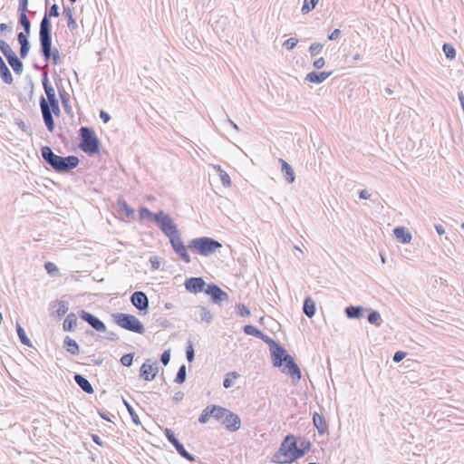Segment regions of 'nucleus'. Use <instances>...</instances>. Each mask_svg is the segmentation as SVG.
<instances>
[{"instance_id":"f257e3e1","label":"nucleus","mask_w":464,"mask_h":464,"mask_svg":"<svg viewBox=\"0 0 464 464\" xmlns=\"http://www.w3.org/2000/svg\"><path fill=\"white\" fill-rule=\"evenodd\" d=\"M243 331L246 334L255 336L268 344L275 367H282L285 364V371L289 376L297 381L301 379L302 373L299 366L280 343L252 324L245 325Z\"/></svg>"},{"instance_id":"f03ea898","label":"nucleus","mask_w":464,"mask_h":464,"mask_svg":"<svg viewBox=\"0 0 464 464\" xmlns=\"http://www.w3.org/2000/svg\"><path fill=\"white\" fill-rule=\"evenodd\" d=\"M40 53L44 61L48 62L52 59L53 63L57 65L60 63V53L57 48H52V24L46 14L44 15L40 22L39 28Z\"/></svg>"},{"instance_id":"7ed1b4c3","label":"nucleus","mask_w":464,"mask_h":464,"mask_svg":"<svg viewBox=\"0 0 464 464\" xmlns=\"http://www.w3.org/2000/svg\"><path fill=\"white\" fill-rule=\"evenodd\" d=\"M41 155L44 162L58 173L68 172L75 169L80 162L79 159L73 155L67 157L56 155L49 146L42 147Z\"/></svg>"},{"instance_id":"20e7f679","label":"nucleus","mask_w":464,"mask_h":464,"mask_svg":"<svg viewBox=\"0 0 464 464\" xmlns=\"http://www.w3.org/2000/svg\"><path fill=\"white\" fill-rule=\"evenodd\" d=\"M296 451V438L289 434L285 437L279 449L272 456V462L276 464H287L297 460L295 457Z\"/></svg>"},{"instance_id":"39448f33","label":"nucleus","mask_w":464,"mask_h":464,"mask_svg":"<svg viewBox=\"0 0 464 464\" xmlns=\"http://www.w3.org/2000/svg\"><path fill=\"white\" fill-rule=\"evenodd\" d=\"M79 148L84 153L92 156L100 151L101 142L92 128L81 127L79 130Z\"/></svg>"},{"instance_id":"423d86ee","label":"nucleus","mask_w":464,"mask_h":464,"mask_svg":"<svg viewBox=\"0 0 464 464\" xmlns=\"http://www.w3.org/2000/svg\"><path fill=\"white\" fill-rule=\"evenodd\" d=\"M188 247L203 256H209L221 248L222 245L212 237H201L190 240Z\"/></svg>"},{"instance_id":"0eeeda50","label":"nucleus","mask_w":464,"mask_h":464,"mask_svg":"<svg viewBox=\"0 0 464 464\" xmlns=\"http://www.w3.org/2000/svg\"><path fill=\"white\" fill-rule=\"evenodd\" d=\"M114 323L120 327L140 334L145 333L143 324L134 315L124 313H117L112 315Z\"/></svg>"},{"instance_id":"6e6552de","label":"nucleus","mask_w":464,"mask_h":464,"mask_svg":"<svg viewBox=\"0 0 464 464\" xmlns=\"http://www.w3.org/2000/svg\"><path fill=\"white\" fill-rule=\"evenodd\" d=\"M216 420L229 431H237L241 426V420L237 414L218 405L216 406Z\"/></svg>"},{"instance_id":"1a4fd4ad","label":"nucleus","mask_w":464,"mask_h":464,"mask_svg":"<svg viewBox=\"0 0 464 464\" xmlns=\"http://www.w3.org/2000/svg\"><path fill=\"white\" fill-rule=\"evenodd\" d=\"M155 224L167 237L179 232L178 226L172 218L163 210L157 212Z\"/></svg>"},{"instance_id":"9d476101","label":"nucleus","mask_w":464,"mask_h":464,"mask_svg":"<svg viewBox=\"0 0 464 464\" xmlns=\"http://www.w3.org/2000/svg\"><path fill=\"white\" fill-rule=\"evenodd\" d=\"M164 434L170 444L176 449L178 453L190 462L196 460L195 457L186 450L183 444L176 438L175 433L169 428H166Z\"/></svg>"},{"instance_id":"9b49d317","label":"nucleus","mask_w":464,"mask_h":464,"mask_svg":"<svg viewBox=\"0 0 464 464\" xmlns=\"http://www.w3.org/2000/svg\"><path fill=\"white\" fill-rule=\"evenodd\" d=\"M79 316L90 324L95 331L99 333H105L107 331L105 324L92 314L81 310Z\"/></svg>"},{"instance_id":"f8f14e48","label":"nucleus","mask_w":464,"mask_h":464,"mask_svg":"<svg viewBox=\"0 0 464 464\" xmlns=\"http://www.w3.org/2000/svg\"><path fill=\"white\" fill-rule=\"evenodd\" d=\"M205 293L210 296L211 301L215 304L228 300V295L214 283L207 285Z\"/></svg>"},{"instance_id":"ddd939ff","label":"nucleus","mask_w":464,"mask_h":464,"mask_svg":"<svg viewBox=\"0 0 464 464\" xmlns=\"http://www.w3.org/2000/svg\"><path fill=\"white\" fill-rule=\"evenodd\" d=\"M157 373V362H152L150 359H148L140 369V377L147 382L154 380Z\"/></svg>"},{"instance_id":"4468645a","label":"nucleus","mask_w":464,"mask_h":464,"mask_svg":"<svg viewBox=\"0 0 464 464\" xmlns=\"http://www.w3.org/2000/svg\"><path fill=\"white\" fill-rule=\"evenodd\" d=\"M187 291L193 294L205 292L208 285L202 277H190L185 281Z\"/></svg>"},{"instance_id":"2eb2a0df","label":"nucleus","mask_w":464,"mask_h":464,"mask_svg":"<svg viewBox=\"0 0 464 464\" xmlns=\"http://www.w3.org/2000/svg\"><path fill=\"white\" fill-rule=\"evenodd\" d=\"M40 107L42 111V116L44 122L50 132H53L55 127L54 120L53 118V114L49 112V109L47 107V101L44 96L40 98Z\"/></svg>"},{"instance_id":"dca6fc26","label":"nucleus","mask_w":464,"mask_h":464,"mask_svg":"<svg viewBox=\"0 0 464 464\" xmlns=\"http://www.w3.org/2000/svg\"><path fill=\"white\" fill-rule=\"evenodd\" d=\"M130 302L139 311H147L149 308L148 296L141 291L134 292L130 296Z\"/></svg>"},{"instance_id":"f3484780","label":"nucleus","mask_w":464,"mask_h":464,"mask_svg":"<svg viewBox=\"0 0 464 464\" xmlns=\"http://www.w3.org/2000/svg\"><path fill=\"white\" fill-rule=\"evenodd\" d=\"M332 75V72H311L306 74L305 81L320 84Z\"/></svg>"},{"instance_id":"a211bd4d","label":"nucleus","mask_w":464,"mask_h":464,"mask_svg":"<svg viewBox=\"0 0 464 464\" xmlns=\"http://www.w3.org/2000/svg\"><path fill=\"white\" fill-rule=\"evenodd\" d=\"M42 83H43V87L45 92V94L47 96V102L56 101L57 98L55 96V90L49 82L47 72H44L43 74Z\"/></svg>"},{"instance_id":"6ab92c4d","label":"nucleus","mask_w":464,"mask_h":464,"mask_svg":"<svg viewBox=\"0 0 464 464\" xmlns=\"http://www.w3.org/2000/svg\"><path fill=\"white\" fill-rule=\"evenodd\" d=\"M313 424L317 429L320 435H324L328 432V425L324 418L318 412L313 414Z\"/></svg>"},{"instance_id":"aec40b11","label":"nucleus","mask_w":464,"mask_h":464,"mask_svg":"<svg viewBox=\"0 0 464 464\" xmlns=\"http://www.w3.org/2000/svg\"><path fill=\"white\" fill-rule=\"evenodd\" d=\"M370 310L360 305H349L344 309V313L349 319H360L363 316V312Z\"/></svg>"},{"instance_id":"412c9836","label":"nucleus","mask_w":464,"mask_h":464,"mask_svg":"<svg viewBox=\"0 0 464 464\" xmlns=\"http://www.w3.org/2000/svg\"><path fill=\"white\" fill-rule=\"evenodd\" d=\"M73 380L76 384L86 393L92 394L94 390L91 382L82 374L75 373L73 376Z\"/></svg>"},{"instance_id":"4be33fe9","label":"nucleus","mask_w":464,"mask_h":464,"mask_svg":"<svg viewBox=\"0 0 464 464\" xmlns=\"http://www.w3.org/2000/svg\"><path fill=\"white\" fill-rule=\"evenodd\" d=\"M281 164V172L283 177L288 183H293L295 179V175L293 168L283 159H279Z\"/></svg>"},{"instance_id":"5701e85b","label":"nucleus","mask_w":464,"mask_h":464,"mask_svg":"<svg viewBox=\"0 0 464 464\" xmlns=\"http://www.w3.org/2000/svg\"><path fill=\"white\" fill-rule=\"evenodd\" d=\"M393 233L396 238L403 244L410 243L412 238L411 234L403 227H395Z\"/></svg>"},{"instance_id":"b1692460","label":"nucleus","mask_w":464,"mask_h":464,"mask_svg":"<svg viewBox=\"0 0 464 464\" xmlns=\"http://www.w3.org/2000/svg\"><path fill=\"white\" fill-rule=\"evenodd\" d=\"M315 304L312 297L307 296L304 300L303 313L308 317L312 318L315 314Z\"/></svg>"},{"instance_id":"393cba45","label":"nucleus","mask_w":464,"mask_h":464,"mask_svg":"<svg viewBox=\"0 0 464 464\" xmlns=\"http://www.w3.org/2000/svg\"><path fill=\"white\" fill-rule=\"evenodd\" d=\"M311 441L306 439H300V447L296 444V451L295 457L299 459L311 450Z\"/></svg>"},{"instance_id":"a878e982","label":"nucleus","mask_w":464,"mask_h":464,"mask_svg":"<svg viewBox=\"0 0 464 464\" xmlns=\"http://www.w3.org/2000/svg\"><path fill=\"white\" fill-rule=\"evenodd\" d=\"M216 406L217 405L207 406L200 414L198 421L202 424H205L209 420L210 417L216 419Z\"/></svg>"},{"instance_id":"bb28decb","label":"nucleus","mask_w":464,"mask_h":464,"mask_svg":"<svg viewBox=\"0 0 464 464\" xmlns=\"http://www.w3.org/2000/svg\"><path fill=\"white\" fill-rule=\"evenodd\" d=\"M63 347L71 354L76 355L80 353V347L75 340L70 336H66L63 340Z\"/></svg>"},{"instance_id":"cd10ccee","label":"nucleus","mask_w":464,"mask_h":464,"mask_svg":"<svg viewBox=\"0 0 464 464\" xmlns=\"http://www.w3.org/2000/svg\"><path fill=\"white\" fill-rule=\"evenodd\" d=\"M9 65L14 70V73L20 75L22 74L24 71V64L22 61L17 57V55L14 53V55L10 56L6 59Z\"/></svg>"},{"instance_id":"c85d7f7f","label":"nucleus","mask_w":464,"mask_h":464,"mask_svg":"<svg viewBox=\"0 0 464 464\" xmlns=\"http://www.w3.org/2000/svg\"><path fill=\"white\" fill-rule=\"evenodd\" d=\"M77 326V316L74 313H70L63 321V328L66 332L73 331Z\"/></svg>"},{"instance_id":"c756f323","label":"nucleus","mask_w":464,"mask_h":464,"mask_svg":"<svg viewBox=\"0 0 464 464\" xmlns=\"http://www.w3.org/2000/svg\"><path fill=\"white\" fill-rule=\"evenodd\" d=\"M118 212H123L125 217L130 218L134 214V209L128 205L125 199L119 198L117 201Z\"/></svg>"},{"instance_id":"7c9ffc66","label":"nucleus","mask_w":464,"mask_h":464,"mask_svg":"<svg viewBox=\"0 0 464 464\" xmlns=\"http://www.w3.org/2000/svg\"><path fill=\"white\" fill-rule=\"evenodd\" d=\"M18 23L27 34L31 33V22L27 16V12L18 11Z\"/></svg>"},{"instance_id":"2f4dec72","label":"nucleus","mask_w":464,"mask_h":464,"mask_svg":"<svg viewBox=\"0 0 464 464\" xmlns=\"http://www.w3.org/2000/svg\"><path fill=\"white\" fill-rule=\"evenodd\" d=\"M63 14L67 18L68 28L72 31L75 30L78 25L75 19L73 18L72 10L69 6H63Z\"/></svg>"},{"instance_id":"473e14b6","label":"nucleus","mask_w":464,"mask_h":464,"mask_svg":"<svg viewBox=\"0 0 464 464\" xmlns=\"http://www.w3.org/2000/svg\"><path fill=\"white\" fill-rule=\"evenodd\" d=\"M370 313L367 316V320L371 324H374L375 326L379 327L381 326L382 320L381 317V314L376 310H368Z\"/></svg>"},{"instance_id":"72a5a7b5","label":"nucleus","mask_w":464,"mask_h":464,"mask_svg":"<svg viewBox=\"0 0 464 464\" xmlns=\"http://www.w3.org/2000/svg\"><path fill=\"white\" fill-rule=\"evenodd\" d=\"M168 238L174 251L177 249H180L184 246L179 231L175 235L168 237Z\"/></svg>"},{"instance_id":"f704fd0d","label":"nucleus","mask_w":464,"mask_h":464,"mask_svg":"<svg viewBox=\"0 0 464 464\" xmlns=\"http://www.w3.org/2000/svg\"><path fill=\"white\" fill-rule=\"evenodd\" d=\"M16 332H17V335L19 337L20 342L24 345H26L28 347H32V343H31L30 339L25 334V332H24V328L18 323L16 324Z\"/></svg>"},{"instance_id":"c9c22d12","label":"nucleus","mask_w":464,"mask_h":464,"mask_svg":"<svg viewBox=\"0 0 464 464\" xmlns=\"http://www.w3.org/2000/svg\"><path fill=\"white\" fill-rule=\"evenodd\" d=\"M215 169L219 173L222 185L225 188H229L231 186V179L229 175L225 170H223L220 166H216Z\"/></svg>"},{"instance_id":"e433bc0d","label":"nucleus","mask_w":464,"mask_h":464,"mask_svg":"<svg viewBox=\"0 0 464 464\" xmlns=\"http://www.w3.org/2000/svg\"><path fill=\"white\" fill-rule=\"evenodd\" d=\"M139 216L140 219H148L155 223V216H157V213L151 212L146 207H141L139 210Z\"/></svg>"},{"instance_id":"4c0bfd02","label":"nucleus","mask_w":464,"mask_h":464,"mask_svg":"<svg viewBox=\"0 0 464 464\" xmlns=\"http://www.w3.org/2000/svg\"><path fill=\"white\" fill-rule=\"evenodd\" d=\"M199 317L200 320L210 324L213 320V314L205 306H199Z\"/></svg>"},{"instance_id":"58836bf2","label":"nucleus","mask_w":464,"mask_h":464,"mask_svg":"<svg viewBox=\"0 0 464 464\" xmlns=\"http://www.w3.org/2000/svg\"><path fill=\"white\" fill-rule=\"evenodd\" d=\"M442 50H443L445 56L448 59L453 60L456 57V50L452 44L445 43L442 45Z\"/></svg>"},{"instance_id":"ea45409f","label":"nucleus","mask_w":464,"mask_h":464,"mask_svg":"<svg viewBox=\"0 0 464 464\" xmlns=\"http://www.w3.org/2000/svg\"><path fill=\"white\" fill-rule=\"evenodd\" d=\"M186 377H187V368H186L185 364H182L178 370V372H177L174 382L179 384H182L186 381Z\"/></svg>"},{"instance_id":"a19ab883","label":"nucleus","mask_w":464,"mask_h":464,"mask_svg":"<svg viewBox=\"0 0 464 464\" xmlns=\"http://www.w3.org/2000/svg\"><path fill=\"white\" fill-rule=\"evenodd\" d=\"M0 51L4 54V56L7 59L10 56L14 54V52L12 50L10 45L4 40L0 39Z\"/></svg>"},{"instance_id":"79ce46f5","label":"nucleus","mask_w":464,"mask_h":464,"mask_svg":"<svg viewBox=\"0 0 464 464\" xmlns=\"http://www.w3.org/2000/svg\"><path fill=\"white\" fill-rule=\"evenodd\" d=\"M186 264H189L191 262V257L187 250L186 246L184 245L180 249H177L174 251Z\"/></svg>"},{"instance_id":"37998d69","label":"nucleus","mask_w":464,"mask_h":464,"mask_svg":"<svg viewBox=\"0 0 464 464\" xmlns=\"http://www.w3.org/2000/svg\"><path fill=\"white\" fill-rule=\"evenodd\" d=\"M57 304H58V308L56 310V314L59 318L63 317V315H65V314L68 312L69 310V304L67 302L65 301H58L57 302Z\"/></svg>"},{"instance_id":"c03bdc74","label":"nucleus","mask_w":464,"mask_h":464,"mask_svg":"<svg viewBox=\"0 0 464 464\" xmlns=\"http://www.w3.org/2000/svg\"><path fill=\"white\" fill-rule=\"evenodd\" d=\"M238 373L237 372H228L224 381H223V386L227 389V388H230L232 387L233 385V381L232 379H237L238 377Z\"/></svg>"},{"instance_id":"a18cd8bd","label":"nucleus","mask_w":464,"mask_h":464,"mask_svg":"<svg viewBox=\"0 0 464 464\" xmlns=\"http://www.w3.org/2000/svg\"><path fill=\"white\" fill-rule=\"evenodd\" d=\"M319 0H304V5L302 6V13L307 14L312 11L317 5Z\"/></svg>"},{"instance_id":"49530a36","label":"nucleus","mask_w":464,"mask_h":464,"mask_svg":"<svg viewBox=\"0 0 464 464\" xmlns=\"http://www.w3.org/2000/svg\"><path fill=\"white\" fill-rule=\"evenodd\" d=\"M123 402L127 408L128 412L130 413V415L131 417L132 421L137 425L140 424V421L139 416L136 413V411H134V409L132 408V406L125 400H123Z\"/></svg>"},{"instance_id":"de8ad7c7","label":"nucleus","mask_w":464,"mask_h":464,"mask_svg":"<svg viewBox=\"0 0 464 464\" xmlns=\"http://www.w3.org/2000/svg\"><path fill=\"white\" fill-rule=\"evenodd\" d=\"M47 107L51 114H54L56 116L60 115L61 110L58 100L47 102Z\"/></svg>"},{"instance_id":"09e8293b","label":"nucleus","mask_w":464,"mask_h":464,"mask_svg":"<svg viewBox=\"0 0 464 464\" xmlns=\"http://www.w3.org/2000/svg\"><path fill=\"white\" fill-rule=\"evenodd\" d=\"M324 48V44L319 43H314L309 47V53L311 56L317 55Z\"/></svg>"},{"instance_id":"8fccbe9b","label":"nucleus","mask_w":464,"mask_h":464,"mask_svg":"<svg viewBox=\"0 0 464 464\" xmlns=\"http://www.w3.org/2000/svg\"><path fill=\"white\" fill-rule=\"evenodd\" d=\"M133 353H126L121 356V362L123 366L130 367L133 362Z\"/></svg>"},{"instance_id":"3c124183","label":"nucleus","mask_w":464,"mask_h":464,"mask_svg":"<svg viewBox=\"0 0 464 464\" xmlns=\"http://www.w3.org/2000/svg\"><path fill=\"white\" fill-rule=\"evenodd\" d=\"M186 357L188 362H193L195 358V352L191 342H188V344L186 347Z\"/></svg>"},{"instance_id":"603ef678","label":"nucleus","mask_w":464,"mask_h":464,"mask_svg":"<svg viewBox=\"0 0 464 464\" xmlns=\"http://www.w3.org/2000/svg\"><path fill=\"white\" fill-rule=\"evenodd\" d=\"M60 93V96H61V101H62V104L64 108V111L67 112V113H70L71 112V106L69 104V99L65 96L64 94V92H59Z\"/></svg>"},{"instance_id":"864d4df0","label":"nucleus","mask_w":464,"mask_h":464,"mask_svg":"<svg viewBox=\"0 0 464 464\" xmlns=\"http://www.w3.org/2000/svg\"><path fill=\"white\" fill-rule=\"evenodd\" d=\"M44 268L46 269L47 273L50 275H55L58 272V267L53 262H46L44 264Z\"/></svg>"},{"instance_id":"5fc2aeb1","label":"nucleus","mask_w":464,"mask_h":464,"mask_svg":"<svg viewBox=\"0 0 464 464\" xmlns=\"http://www.w3.org/2000/svg\"><path fill=\"white\" fill-rule=\"evenodd\" d=\"M237 309L240 316H249L251 314L248 307H246L244 304H238L237 305Z\"/></svg>"},{"instance_id":"6e6d98bb","label":"nucleus","mask_w":464,"mask_h":464,"mask_svg":"<svg viewBox=\"0 0 464 464\" xmlns=\"http://www.w3.org/2000/svg\"><path fill=\"white\" fill-rule=\"evenodd\" d=\"M44 14H46L48 16V18L50 19L51 17H58L60 15V13H59V7L56 4H53L50 9H49V13H45Z\"/></svg>"},{"instance_id":"4d7b16f0","label":"nucleus","mask_w":464,"mask_h":464,"mask_svg":"<svg viewBox=\"0 0 464 464\" xmlns=\"http://www.w3.org/2000/svg\"><path fill=\"white\" fill-rule=\"evenodd\" d=\"M29 35H30V34H27L26 31L18 33L17 34V41H18L19 44L30 43L28 40Z\"/></svg>"},{"instance_id":"13d9d810","label":"nucleus","mask_w":464,"mask_h":464,"mask_svg":"<svg viewBox=\"0 0 464 464\" xmlns=\"http://www.w3.org/2000/svg\"><path fill=\"white\" fill-rule=\"evenodd\" d=\"M298 43V39L290 37L284 43V46H285L286 49L292 50L294 49Z\"/></svg>"},{"instance_id":"bf43d9fd","label":"nucleus","mask_w":464,"mask_h":464,"mask_svg":"<svg viewBox=\"0 0 464 464\" xmlns=\"http://www.w3.org/2000/svg\"><path fill=\"white\" fill-rule=\"evenodd\" d=\"M30 48H31L30 43L20 44V56H21V58H25L28 55Z\"/></svg>"},{"instance_id":"052dcab7","label":"nucleus","mask_w":464,"mask_h":464,"mask_svg":"<svg viewBox=\"0 0 464 464\" xmlns=\"http://www.w3.org/2000/svg\"><path fill=\"white\" fill-rule=\"evenodd\" d=\"M169 361H170V351L169 350L164 351L160 356V362L164 365H167V364H169Z\"/></svg>"},{"instance_id":"680f3d73","label":"nucleus","mask_w":464,"mask_h":464,"mask_svg":"<svg viewBox=\"0 0 464 464\" xmlns=\"http://www.w3.org/2000/svg\"><path fill=\"white\" fill-rule=\"evenodd\" d=\"M156 323L161 326V327H164V328H168V327H170L171 326V323L164 318V317H160L157 319Z\"/></svg>"},{"instance_id":"e2e57ef3","label":"nucleus","mask_w":464,"mask_h":464,"mask_svg":"<svg viewBox=\"0 0 464 464\" xmlns=\"http://www.w3.org/2000/svg\"><path fill=\"white\" fill-rule=\"evenodd\" d=\"M406 356V353L402 352V351H398L394 353L393 355V362H400L401 361H402Z\"/></svg>"},{"instance_id":"0e129e2a","label":"nucleus","mask_w":464,"mask_h":464,"mask_svg":"<svg viewBox=\"0 0 464 464\" xmlns=\"http://www.w3.org/2000/svg\"><path fill=\"white\" fill-rule=\"evenodd\" d=\"M18 11L28 12V0H19Z\"/></svg>"},{"instance_id":"69168bd1","label":"nucleus","mask_w":464,"mask_h":464,"mask_svg":"<svg viewBox=\"0 0 464 464\" xmlns=\"http://www.w3.org/2000/svg\"><path fill=\"white\" fill-rule=\"evenodd\" d=\"M341 35V31L339 29H334L330 34H328V39L330 41H334L338 39Z\"/></svg>"},{"instance_id":"338daca9","label":"nucleus","mask_w":464,"mask_h":464,"mask_svg":"<svg viewBox=\"0 0 464 464\" xmlns=\"http://www.w3.org/2000/svg\"><path fill=\"white\" fill-rule=\"evenodd\" d=\"M324 59L323 57H320L314 62L313 65L316 69H321L324 66Z\"/></svg>"},{"instance_id":"774afa93","label":"nucleus","mask_w":464,"mask_h":464,"mask_svg":"<svg viewBox=\"0 0 464 464\" xmlns=\"http://www.w3.org/2000/svg\"><path fill=\"white\" fill-rule=\"evenodd\" d=\"M100 118L104 123H108L111 120V116L105 111H100Z\"/></svg>"}]
</instances>
